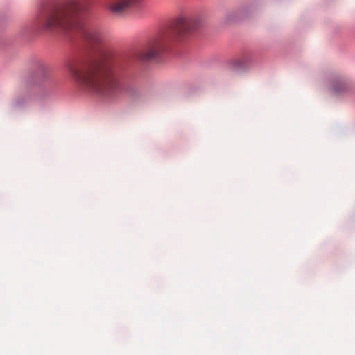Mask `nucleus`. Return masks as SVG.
<instances>
[{
  "label": "nucleus",
  "mask_w": 355,
  "mask_h": 355,
  "mask_svg": "<svg viewBox=\"0 0 355 355\" xmlns=\"http://www.w3.org/2000/svg\"><path fill=\"white\" fill-rule=\"evenodd\" d=\"M120 62L110 52L103 51L99 58L92 60H76L67 64L73 79L85 88L101 95H108L115 88V72Z\"/></svg>",
  "instance_id": "nucleus-1"
},
{
  "label": "nucleus",
  "mask_w": 355,
  "mask_h": 355,
  "mask_svg": "<svg viewBox=\"0 0 355 355\" xmlns=\"http://www.w3.org/2000/svg\"><path fill=\"white\" fill-rule=\"evenodd\" d=\"M202 24V19L199 16L178 17L173 25V33L162 35L149 42L148 46L140 53L143 60H154L157 59L168 48L173 37L177 40H184Z\"/></svg>",
  "instance_id": "nucleus-2"
},
{
  "label": "nucleus",
  "mask_w": 355,
  "mask_h": 355,
  "mask_svg": "<svg viewBox=\"0 0 355 355\" xmlns=\"http://www.w3.org/2000/svg\"><path fill=\"white\" fill-rule=\"evenodd\" d=\"M80 10V7L77 1L71 0L42 11L37 16V22L42 29L46 31L68 30L73 27Z\"/></svg>",
  "instance_id": "nucleus-3"
},
{
  "label": "nucleus",
  "mask_w": 355,
  "mask_h": 355,
  "mask_svg": "<svg viewBox=\"0 0 355 355\" xmlns=\"http://www.w3.org/2000/svg\"><path fill=\"white\" fill-rule=\"evenodd\" d=\"M142 0H112L108 5L110 11L117 15H121L134 6L139 4Z\"/></svg>",
  "instance_id": "nucleus-4"
},
{
  "label": "nucleus",
  "mask_w": 355,
  "mask_h": 355,
  "mask_svg": "<svg viewBox=\"0 0 355 355\" xmlns=\"http://www.w3.org/2000/svg\"><path fill=\"white\" fill-rule=\"evenodd\" d=\"M83 34L87 41L94 46H100L103 43V35L96 27L84 28Z\"/></svg>",
  "instance_id": "nucleus-5"
},
{
  "label": "nucleus",
  "mask_w": 355,
  "mask_h": 355,
  "mask_svg": "<svg viewBox=\"0 0 355 355\" xmlns=\"http://www.w3.org/2000/svg\"><path fill=\"white\" fill-rule=\"evenodd\" d=\"M347 88V85L343 80H338L332 87L333 91L338 94Z\"/></svg>",
  "instance_id": "nucleus-6"
}]
</instances>
